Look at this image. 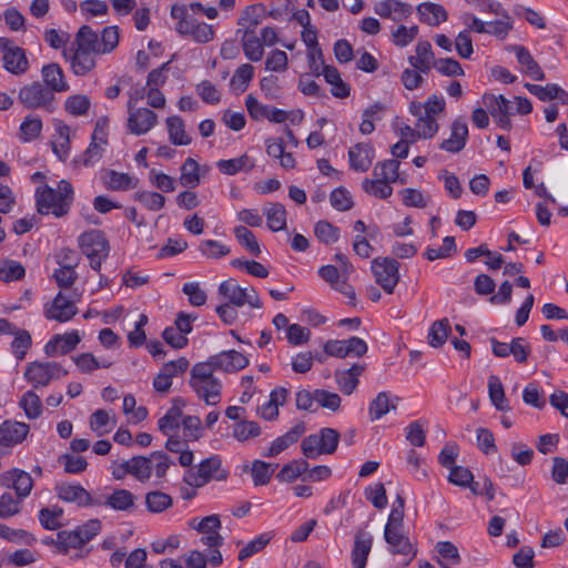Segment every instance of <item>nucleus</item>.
Listing matches in <instances>:
<instances>
[{
    "instance_id": "nucleus-29",
    "label": "nucleus",
    "mask_w": 568,
    "mask_h": 568,
    "mask_svg": "<svg viewBox=\"0 0 568 568\" xmlns=\"http://www.w3.org/2000/svg\"><path fill=\"white\" fill-rule=\"evenodd\" d=\"M416 10L419 20L430 27L439 26L440 23L446 22L448 19L446 9L438 3L423 2L417 7Z\"/></svg>"
},
{
    "instance_id": "nucleus-50",
    "label": "nucleus",
    "mask_w": 568,
    "mask_h": 568,
    "mask_svg": "<svg viewBox=\"0 0 568 568\" xmlns=\"http://www.w3.org/2000/svg\"><path fill=\"white\" fill-rule=\"evenodd\" d=\"M241 43L245 57L253 62L260 61L264 55V44L256 34H242Z\"/></svg>"
},
{
    "instance_id": "nucleus-35",
    "label": "nucleus",
    "mask_w": 568,
    "mask_h": 568,
    "mask_svg": "<svg viewBox=\"0 0 568 568\" xmlns=\"http://www.w3.org/2000/svg\"><path fill=\"white\" fill-rule=\"evenodd\" d=\"M515 52L518 63L523 67L524 72L528 77L536 81H542L545 79L544 71L526 48L520 45L516 47Z\"/></svg>"
},
{
    "instance_id": "nucleus-25",
    "label": "nucleus",
    "mask_w": 568,
    "mask_h": 568,
    "mask_svg": "<svg viewBox=\"0 0 568 568\" xmlns=\"http://www.w3.org/2000/svg\"><path fill=\"white\" fill-rule=\"evenodd\" d=\"M42 84L51 90V93H61L69 90L63 70L58 63H49L41 69Z\"/></svg>"
},
{
    "instance_id": "nucleus-64",
    "label": "nucleus",
    "mask_w": 568,
    "mask_h": 568,
    "mask_svg": "<svg viewBox=\"0 0 568 568\" xmlns=\"http://www.w3.org/2000/svg\"><path fill=\"white\" fill-rule=\"evenodd\" d=\"M91 102L87 95L74 94L65 100V111L72 115H84L90 109Z\"/></svg>"
},
{
    "instance_id": "nucleus-52",
    "label": "nucleus",
    "mask_w": 568,
    "mask_h": 568,
    "mask_svg": "<svg viewBox=\"0 0 568 568\" xmlns=\"http://www.w3.org/2000/svg\"><path fill=\"white\" fill-rule=\"evenodd\" d=\"M399 162L396 160H386L378 162L373 171V175L377 179L394 183L398 180Z\"/></svg>"
},
{
    "instance_id": "nucleus-57",
    "label": "nucleus",
    "mask_w": 568,
    "mask_h": 568,
    "mask_svg": "<svg viewBox=\"0 0 568 568\" xmlns=\"http://www.w3.org/2000/svg\"><path fill=\"white\" fill-rule=\"evenodd\" d=\"M488 393L490 400L496 406V408L499 410L505 409L507 406V399L505 396L504 386L498 376L490 375L488 377Z\"/></svg>"
},
{
    "instance_id": "nucleus-42",
    "label": "nucleus",
    "mask_w": 568,
    "mask_h": 568,
    "mask_svg": "<svg viewBox=\"0 0 568 568\" xmlns=\"http://www.w3.org/2000/svg\"><path fill=\"white\" fill-rule=\"evenodd\" d=\"M398 398L392 399L390 394L387 392H381L376 398L371 403L369 417L371 420H377L390 410L396 409V403Z\"/></svg>"
},
{
    "instance_id": "nucleus-13",
    "label": "nucleus",
    "mask_w": 568,
    "mask_h": 568,
    "mask_svg": "<svg viewBox=\"0 0 568 568\" xmlns=\"http://www.w3.org/2000/svg\"><path fill=\"white\" fill-rule=\"evenodd\" d=\"M54 490L58 497L65 501L75 504L78 507H88V506H100L102 505V497H92L89 491H87L79 484H69L64 481L57 483Z\"/></svg>"
},
{
    "instance_id": "nucleus-17",
    "label": "nucleus",
    "mask_w": 568,
    "mask_h": 568,
    "mask_svg": "<svg viewBox=\"0 0 568 568\" xmlns=\"http://www.w3.org/2000/svg\"><path fill=\"white\" fill-rule=\"evenodd\" d=\"M374 12L381 18L400 22L413 13V7L399 0H381L374 3Z\"/></svg>"
},
{
    "instance_id": "nucleus-37",
    "label": "nucleus",
    "mask_w": 568,
    "mask_h": 568,
    "mask_svg": "<svg viewBox=\"0 0 568 568\" xmlns=\"http://www.w3.org/2000/svg\"><path fill=\"white\" fill-rule=\"evenodd\" d=\"M136 497L126 489H115L105 498L102 497V505L111 507L114 510H130L135 503Z\"/></svg>"
},
{
    "instance_id": "nucleus-9",
    "label": "nucleus",
    "mask_w": 568,
    "mask_h": 568,
    "mask_svg": "<svg viewBox=\"0 0 568 568\" xmlns=\"http://www.w3.org/2000/svg\"><path fill=\"white\" fill-rule=\"evenodd\" d=\"M399 263L390 257L374 258L372 271L377 284L387 293L392 294L399 282Z\"/></svg>"
},
{
    "instance_id": "nucleus-62",
    "label": "nucleus",
    "mask_w": 568,
    "mask_h": 568,
    "mask_svg": "<svg viewBox=\"0 0 568 568\" xmlns=\"http://www.w3.org/2000/svg\"><path fill=\"white\" fill-rule=\"evenodd\" d=\"M42 130V121L38 116L27 115L20 125V138L24 141H31L39 136Z\"/></svg>"
},
{
    "instance_id": "nucleus-43",
    "label": "nucleus",
    "mask_w": 568,
    "mask_h": 568,
    "mask_svg": "<svg viewBox=\"0 0 568 568\" xmlns=\"http://www.w3.org/2000/svg\"><path fill=\"white\" fill-rule=\"evenodd\" d=\"M108 180L105 186L113 191H126L135 189L139 184V179L129 175L128 173L118 172L110 170L108 173Z\"/></svg>"
},
{
    "instance_id": "nucleus-46",
    "label": "nucleus",
    "mask_w": 568,
    "mask_h": 568,
    "mask_svg": "<svg viewBox=\"0 0 568 568\" xmlns=\"http://www.w3.org/2000/svg\"><path fill=\"white\" fill-rule=\"evenodd\" d=\"M199 171V163L194 159L187 158L181 166L180 184L184 187H196L201 182Z\"/></svg>"
},
{
    "instance_id": "nucleus-6",
    "label": "nucleus",
    "mask_w": 568,
    "mask_h": 568,
    "mask_svg": "<svg viewBox=\"0 0 568 568\" xmlns=\"http://www.w3.org/2000/svg\"><path fill=\"white\" fill-rule=\"evenodd\" d=\"M219 294L222 295L226 302L240 307L245 304H248L253 308H261L263 306L253 286H241L234 278L223 281L219 286Z\"/></svg>"
},
{
    "instance_id": "nucleus-41",
    "label": "nucleus",
    "mask_w": 568,
    "mask_h": 568,
    "mask_svg": "<svg viewBox=\"0 0 568 568\" xmlns=\"http://www.w3.org/2000/svg\"><path fill=\"white\" fill-rule=\"evenodd\" d=\"M29 434V428H0V455L8 454L10 449L22 443Z\"/></svg>"
},
{
    "instance_id": "nucleus-47",
    "label": "nucleus",
    "mask_w": 568,
    "mask_h": 568,
    "mask_svg": "<svg viewBox=\"0 0 568 568\" xmlns=\"http://www.w3.org/2000/svg\"><path fill=\"white\" fill-rule=\"evenodd\" d=\"M172 505V497L163 491L153 490L145 495L146 509L152 514H161L169 509Z\"/></svg>"
},
{
    "instance_id": "nucleus-19",
    "label": "nucleus",
    "mask_w": 568,
    "mask_h": 568,
    "mask_svg": "<svg viewBox=\"0 0 568 568\" xmlns=\"http://www.w3.org/2000/svg\"><path fill=\"white\" fill-rule=\"evenodd\" d=\"M63 55L70 61L71 70L75 75H85L95 68L98 53L81 48H71Z\"/></svg>"
},
{
    "instance_id": "nucleus-21",
    "label": "nucleus",
    "mask_w": 568,
    "mask_h": 568,
    "mask_svg": "<svg viewBox=\"0 0 568 568\" xmlns=\"http://www.w3.org/2000/svg\"><path fill=\"white\" fill-rule=\"evenodd\" d=\"M78 312L77 306L72 301L67 298L59 292L53 298L50 306H45L44 316L48 320H54L60 323L70 321Z\"/></svg>"
},
{
    "instance_id": "nucleus-26",
    "label": "nucleus",
    "mask_w": 568,
    "mask_h": 568,
    "mask_svg": "<svg viewBox=\"0 0 568 568\" xmlns=\"http://www.w3.org/2000/svg\"><path fill=\"white\" fill-rule=\"evenodd\" d=\"M181 400H175L173 406L159 419L158 426H201V418L196 415L184 414Z\"/></svg>"
},
{
    "instance_id": "nucleus-16",
    "label": "nucleus",
    "mask_w": 568,
    "mask_h": 568,
    "mask_svg": "<svg viewBox=\"0 0 568 568\" xmlns=\"http://www.w3.org/2000/svg\"><path fill=\"white\" fill-rule=\"evenodd\" d=\"M175 29L183 36H190L197 43H206L214 38L213 27L197 21L193 14L184 21H178Z\"/></svg>"
},
{
    "instance_id": "nucleus-63",
    "label": "nucleus",
    "mask_w": 568,
    "mask_h": 568,
    "mask_svg": "<svg viewBox=\"0 0 568 568\" xmlns=\"http://www.w3.org/2000/svg\"><path fill=\"white\" fill-rule=\"evenodd\" d=\"M26 274L23 265L17 261L8 260L0 263V280L4 282L18 281Z\"/></svg>"
},
{
    "instance_id": "nucleus-49",
    "label": "nucleus",
    "mask_w": 568,
    "mask_h": 568,
    "mask_svg": "<svg viewBox=\"0 0 568 568\" xmlns=\"http://www.w3.org/2000/svg\"><path fill=\"white\" fill-rule=\"evenodd\" d=\"M23 499L10 489L0 495V517L9 518L21 511Z\"/></svg>"
},
{
    "instance_id": "nucleus-44",
    "label": "nucleus",
    "mask_w": 568,
    "mask_h": 568,
    "mask_svg": "<svg viewBox=\"0 0 568 568\" xmlns=\"http://www.w3.org/2000/svg\"><path fill=\"white\" fill-rule=\"evenodd\" d=\"M124 471L133 475L138 480L145 481L151 476V466L148 457L138 456L122 464Z\"/></svg>"
},
{
    "instance_id": "nucleus-31",
    "label": "nucleus",
    "mask_w": 568,
    "mask_h": 568,
    "mask_svg": "<svg viewBox=\"0 0 568 568\" xmlns=\"http://www.w3.org/2000/svg\"><path fill=\"white\" fill-rule=\"evenodd\" d=\"M287 389L276 387L270 394V399L257 407V414L265 420L271 422L278 415V406L286 400Z\"/></svg>"
},
{
    "instance_id": "nucleus-53",
    "label": "nucleus",
    "mask_w": 568,
    "mask_h": 568,
    "mask_svg": "<svg viewBox=\"0 0 568 568\" xmlns=\"http://www.w3.org/2000/svg\"><path fill=\"white\" fill-rule=\"evenodd\" d=\"M389 184L390 182L384 181L383 179H365L363 181V189L366 193L375 197L387 199L393 194V187Z\"/></svg>"
},
{
    "instance_id": "nucleus-55",
    "label": "nucleus",
    "mask_w": 568,
    "mask_h": 568,
    "mask_svg": "<svg viewBox=\"0 0 568 568\" xmlns=\"http://www.w3.org/2000/svg\"><path fill=\"white\" fill-rule=\"evenodd\" d=\"M253 75H254L253 65L250 63H244L235 70V72L231 79V87L234 90L244 92L247 89L250 82L252 81Z\"/></svg>"
},
{
    "instance_id": "nucleus-2",
    "label": "nucleus",
    "mask_w": 568,
    "mask_h": 568,
    "mask_svg": "<svg viewBox=\"0 0 568 568\" xmlns=\"http://www.w3.org/2000/svg\"><path fill=\"white\" fill-rule=\"evenodd\" d=\"M190 386L206 405H216L221 400L222 383L213 371L203 363L195 364L190 374Z\"/></svg>"
},
{
    "instance_id": "nucleus-4",
    "label": "nucleus",
    "mask_w": 568,
    "mask_h": 568,
    "mask_svg": "<svg viewBox=\"0 0 568 568\" xmlns=\"http://www.w3.org/2000/svg\"><path fill=\"white\" fill-rule=\"evenodd\" d=\"M79 246L90 261L92 270L99 272L109 255L110 245L100 230H91L79 236Z\"/></svg>"
},
{
    "instance_id": "nucleus-54",
    "label": "nucleus",
    "mask_w": 568,
    "mask_h": 568,
    "mask_svg": "<svg viewBox=\"0 0 568 568\" xmlns=\"http://www.w3.org/2000/svg\"><path fill=\"white\" fill-rule=\"evenodd\" d=\"M13 335L14 338L11 343V351L17 359L22 361L32 345L31 335L26 329H17Z\"/></svg>"
},
{
    "instance_id": "nucleus-60",
    "label": "nucleus",
    "mask_w": 568,
    "mask_h": 568,
    "mask_svg": "<svg viewBox=\"0 0 568 568\" xmlns=\"http://www.w3.org/2000/svg\"><path fill=\"white\" fill-rule=\"evenodd\" d=\"M273 473L274 467L272 464L258 459L254 460L252 464L251 474L255 486L267 485Z\"/></svg>"
},
{
    "instance_id": "nucleus-58",
    "label": "nucleus",
    "mask_w": 568,
    "mask_h": 568,
    "mask_svg": "<svg viewBox=\"0 0 568 568\" xmlns=\"http://www.w3.org/2000/svg\"><path fill=\"white\" fill-rule=\"evenodd\" d=\"M57 132L58 140L52 142V150L61 161H65L70 151V129L68 125H60Z\"/></svg>"
},
{
    "instance_id": "nucleus-10",
    "label": "nucleus",
    "mask_w": 568,
    "mask_h": 568,
    "mask_svg": "<svg viewBox=\"0 0 568 568\" xmlns=\"http://www.w3.org/2000/svg\"><path fill=\"white\" fill-rule=\"evenodd\" d=\"M227 477L225 470H221V459L219 456H212L204 459L195 470H191L185 481L193 487H203L212 478L224 480Z\"/></svg>"
},
{
    "instance_id": "nucleus-8",
    "label": "nucleus",
    "mask_w": 568,
    "mask_h": 568,
    "mask_svg": "<svg viewBox=\"0 0 568 568\" xmlns=\"http://www.w3.org/2000/svg\"><path fill=\"white\" fill-rule=\"evenodd\" d=\"M0 52L3 68L13 75H22L29 70L26 51L14 45L8 38H0Z\"/></svg>"
},
{
    "instance_id": "nucleus-1",
    "label": "nucleus",
    "mask_w": 568,
    "mask_h": 568,
    "mask_svg": "<svg viewBox=\"0 0 568 568\" xmlns=\"http://www.w3.org/2000/svg\"><path fill=\"white\" fill-rule=\"evenodd\" d=\"M37 210L40 214L52 213L57 217L64 216L73 200V189L70 182L61 180L58 184V191L44 185L38 187L36 192Z\"/></svg>"
},
{
    "instance_id": "nucleus-32",
    "label": "nucleus",
    "mask_w": 568,
    "mask_h": 568,
    "mask_svg": "<svg viewBox=\"0 0 568 568\" xmlns=\"http://www.w3.org/2000/svg\"><path fill=\"white\" fill-rule=\"evenodd\" d=\"M263 11V4L247 6L241 13L237 24L241 27L237 33L242 34H255L256 27L261 23V12Z\"/></svg>"
},
{
    "instance_id": "nucleus-5",
    "label": "nucleus",
    "mask_w": 568,
    "mask_h": 568,
    "mask_svg": "<svg viewBox=\"0 0 568 568\" xmlns=\"http://www.w3.org/2000/svg\"><path fill=\"white\" fill-rule=\"evenodd\" d=\"M18 100L28 110L42 109L51 112L55 97L42 82L34 81L19 90Z\"/></svg>"
},
{
    "instance_id": "nucleus-56",
    "label": "nucleus",
    "mask_w": 568,
    "mask_h": 568,
    "mask_svg": "<svg viewBox=\"0 0 568 568\" xmlns=\"http://www.w3.org/2000/svg\"><path fill=\"white\" fill-rule=\"evenodd\" d=\"M234 235L239 243L247 250L252 255L258 256L261 254L260 244L255 235L245 226H236L234 229Z\"/></svg>"
},
{
    "instance_id": "nucleus-3",
    "label": "nucleus",
    "mask_w": 568,
    "mask_h": 568,
    "mask_svg": "<svg viewBox=\"0 0 568 568\" xmlns=\"http://www.w3.org/2000/svg\"><path fill=\"white\" fill-rule=\"evenodd\" d=\"M101 529L98 519H91L74 530H62L57 535V547L59 551L67 555L70 549H80L89 542Z\"/></svg>"
},
{
    "instance_id": "nucleus-20",
    "label": "nucleus",
    "mask_w": 568,
    "mask_h": 568,
    "mask_svg": "<svg viewBox=\"0 0 568 568\" xmlns=\"http://www.w3.org/2000/svg\"><path fill=\"white\" fill-rule=\"evenodd\" d=\"M484 103L489 109V113L495 122L503 130L511 129V121L509 119V101L504 95L485 94Z\"/></svg>"
},
{
    "instance_id": "nucleus-36",
    "label": "nucleus",
    "mask_w": 568,
    "mask_h": 568,
    "mask_svg": "<svg viewBox=\"0 0 568 568\" xmlns=\"http://www.w3.org/2000/svg\"><path fill=\"white\" fill-rule=\"evenodd\" d=\"M325 81L332 85L331 93L338 99H344L349 95L351 88L341 78L338 70L332 65H323L322 71Z\"/></svg>"
},
{
    "instance_id": "nucleus-14",
    "label": "nucleus",
    "mask_w": 568,
    "mask_h": 568,
    "mask_svg": "<svg viewBox=\"0 0 568 568\" xmlns=\"http://www.w3.org/2000/svg\"><path fill=\"white\" fill-rule=\"evenodd\" d=\"M33 485L31 475L20 468H11L0 474V486L6 489H13L23 500L30 496Z\"/></svg>"
},
{
    "instance_id": "nucleus-15",
    "label": "nucleus",
    "mask_w": 568,
    "mask_h": 568,
    "mask_svg": "<svg viewBox=\"0 0 568 568\" xmlns=\"http://www.w3.org/2000/svg\"><path fill=\"white\" fill-rule=\"evenodd\" d=\"M203 364L210 366L213 372L222 371L225 373H234L246 367L248 365V359L244 354L231 349L210 356Z\"/></svg>"
},
{
    "instance_id": "nucleus-27",
    "label": "nucleus",
    "mask_w": 568,
    "mask_h": 568,
    "mask_svg": "<svg viewBox=\"0 0 568 568\" xmlns=\"http://www.w3.org/2000/svg\"><path fill=\"white\" fill-rule=\"evenodd\" d=\"M375 158V151L368 143H357L348 150L349 165L357 172H366Z\"/></svg>"
},
{
    "instance_id": "nucleus-61",
    "label": "nucleus",
    "mask_w": 568,
    "mask_h": 568,
    "mask_svg": "<svg viewBox=\"0 0 568 568\" xmlns=\"http://www.w3.org/2000/svg\"><path fill=\"white\" fill-rule=\"evenodd\" d=\"M315 236L324 244H332L339 239V229L326 221H318L314 227Z\"/></svg>"
},
{
    "instance_id": "nucleus-39",
    "label": "nucleus",
    "mask_w": 568,
    "mask_h": 568,
    "mask_svg": "<svg viewBox=\"0 0 568 568\" xmlns=\"http://www.w3.org/2000/svg\"><path fill=\"white\" fill-rule=\"evenodd\" d=\"M267 227L273 232L282 231L286 227V210L281 203H270L264 207Z\"/></svg>"
},
{
    "instance_id": "nucleus-40",
    "label": "nucleus",
    "mask_w": 568,
    "mask_h": 568,
    "mask_svg": "<svg viewBox=\"0 0 568 568\" xmlns=\"http://www.w3.org/2000/svg\"><path fill=\"white\" fill-rule=\"evenodd\" d=\"M169 140L174 145H189L191 138L185 132V124L181 116L172 115L166 119Z\"/></svg>"
},
{
    "instance_id": "nucleus-59",
    "label": "nucleus",
    "mask_w": 568,
    "mask_h": 568,
    "mask_svg": "<svg viewBox=\"0 0 568 568\" xmlns=\"http://www.w3.org/2000/svg\"><path fill=\"white\" fill-rule=\"evenodd\" d=\"M134 200L150 211L161 210L166 201L164 195L152 191H139L134 194Z\"/></svg>"
},
{
    "instance_id": "nucleus-23",
    "label": "nucleus",
    "mask_w": 568,
    "mask_h": 568,
    "mask_svg": "<svg viewBox=\"0 0 568 568\" xmlns=\"http://www.w3.org/2000/svg\"><path fill=\"white\" fill-rule=\"evenodd\" d=\"M468 139V126L464 119H456L450 125V135L448 139L443 140L439 149L449 153L460 152Z\"/></svg>"
},
{
    "instance_id": "nucleus-12",
    "label": "nucleus",
    "mask_w": 568,
    "mask_h": 568,
    "mask_svg": "<svg viewBox=\"0 0 568 568\" xmlns=\"http://www.w3.org/2000/svg\"><path fill=\"white\" fill-rule=\"evenodd\" d=\"M126 108L129 112L128 128L131 133L144 134L158 123V115L153 111L146 108H135L134 97H130Z\"/></svg>"
},
{
    "instance_id": "nucleus-30",
    "label": "nucleus",
    "mask_w": 568,
    "mask_h": 568,
    "mask_svg": "<svg viewBox=\"0 0 568 568\" xmlns=\"http://www.w3.org/2000/svg\"><path fill=\"white\" fill-rule=\"evenodd\" d=\"M408 61L420 73H428L436 62L430 43L419 41L416 45V55L409 57Z\"/></svg>"
},
{
    "instance_id": "nucleus-33",
    "label": "nucleus",
    "mask_w": 568,
    "mask_h": 568,
    "mask_svg": "<svg viewBox=\"0 0 568 568\" xmlns=\"http://www.w3.org/2000/svg\"><path fill=\"white\" fill-rule=\"evenodd\" d=\"M365 366L361 364H354L348 369L336 371L335 379L338 384L339 389L351 395L358 385V376L364 372Z\"/></svg>"
},
{
    "instance_id": "nucleus-51",
    "label": "nucleus",
    "mask_w": 568,
    "mask_h": 568,
    "mask_svg": "<svg viewBox=\"0 0 568 568\" xmlns=\"http://www.w3.org/2000/svg\"><path fill=\"white\" fill-rule=\"evenodd\" d=\"M308 463L304 459L293 460L282 467L276 478L283 483H292L307 471Z\"/></svg>"
},
{
    "instance_id": "nucleus-34",
    "label": "nucleus",
    "mask_w": 568,
    "mask_h": 568,
    "mask_svg": "<svg viewBox=\"0 0 568 568\" xmlns=\"http://www.w3.org/2000/svg\"><path fill=\"white\" fill-rule=\"evenodd\" d=\"M304 434V428H291L283 436L274 439L267 450L263 454L264 457H275L296 443Z\"/></svg>"
},
{
    "instance_id": "nucleus-38",
    "label": "nucleus",
    "mask_w": 568,
    "mask_h": 568,
    "mask_svg": "<svg viewBox=\"0 0 568 568\" xmlns=\"http://www.w3.org/2000/svg\"><path fill=\"white\" fill-rule=\"evenodd\" d=\"M74 45L91 52L102 54L99 34L89 26H82L74 38Z\"/></svg>"
},
{
    "instance_id": "nucleus-24",
    "label": "nucleus",
    "mask_w": 568,
    "mask_h": 568,
    "mask_svg": "<svg viewBox=\"0 0 568 568\" xmlns=\"http://www.w3.org/2000/svg\"><path fill=\"white\" fill-rule=\"evenodd\" d=\"M81 337L77 331L67 334L54 335L44 346L48 356L65 355L73 351L80 343Z\"/></svg>"
},
{
    "instance_id": "nucleus-45",
    "label": "nucleus",
    "mask_w": 568,
    "mask_h": 568,
    "mask_svg": "<svg viewBox=\"0 0 568 568\" xmlns=\"http://www.w3.org/2000/svg\"><path fill=\"white\" fill-rule=\"evenodd\" d=\"M217 169L227 175H234L240 171H251L254 168V162L248 155L243 154L235 159L220 160L216 163Z\"/></svg>"
},
{
    "instance_id": "nucleus-7",
    "label": "nucleus",
    "mask_w": 568,
    "mask_h": 568,
    "mask_svg": "<svg viewBox=\"0 0 568 568\" xmlns=\"http://www.w3.org/2000/svg\"><path fill=\"white\" fill-rule=\"evenodd\" d=\"M337 443L338 433L335 428H322L320 433L303 439L302 452L306 458H316L323 454H332Z\"/></svg>"
},
{
    "instance_id": "nucleus-11",
    "label": "nucleus",
    "mask_w": 568,
    "mask_h": 568,
    "mask_svg": "<svg viewBox=\"0 0 568 568\" xmlns=\"http://www.w3.org/2000/svg\"><path fill=\"white\" fill-rule=\"evenodd\" d=\"M67 374L68 371L55 362H32L27 366L24 377L32 383L34 387H39L47 386L53 378H59Z\"/></svg>"
},
{
    "instance_id": "nucleus-28",
    "label": "nucleus",
    "mask_w": 568,
    "mask_h": 568,
    "mask_svg": "<svg viewBox=\"0 0 568 568\" xmlns=\"http://www.w3.org/2000/svg\"><path fill=\"white\" fill-rule=\"evenodd\" d=\"M372 545L373 537L369 532L364 530L356 531L354 547L352 550V562L354 568H365Z\"/></svg>"
},
{
    "instance_id": "nucleus-22",
    "label": "nucleus",
    "mask_w": 568,
    "mask_h": 568,
    "mask_svg": "<svg viewBox=\"0 0 568 568\" xmlns=\"http://www.w3.org/2000/svg\"><path fill=\"white\" fill-rule=\"evenodd\" d=\"M194 528L203 536L201 542L207 547H220L224 542V538L219 534L221 520L217 515L206 516L194 526Z\"/></svg>"
},
{
    "instance_id": "nucleus-18",
    "label": "nucleus",
    "mask_w": 568,
    "mask_h": 568,
    "mask_svg": "<svg viewBox=\"0 0 568 568\" xmlns=\"http://www.w3.org/2000/svg\"><path fill=\"white\" fill-rule=\"evenodd\" d=\"M384 539L388 544L392 554L409 556V559L405 562L406 566L416 556V550H414L409 538L404 534V528L385 527Z\"/></svg>"
},
{
    "instance_id": "nucleus-48",
    "label": "nucleus",
    "mask_w": 568,
    "mask_h": 568,
    "mask_svg": "<svg viewBox=\"0 0 568 568\" xmlns=\"http://www.w3.org/2000/svg\"><path fill=\"white\" fill-rule=\"evenodd\" d=\"M450 333V324L447 318H442L435 321L428 332V344L432 347H440L443 346Z\"/></svg>"
}]
</instances>
